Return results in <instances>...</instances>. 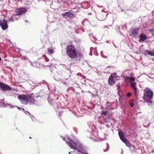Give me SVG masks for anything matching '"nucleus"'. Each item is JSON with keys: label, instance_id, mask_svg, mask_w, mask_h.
Instances as JSON below:
<instances>
[{"label": "nucleus", "instance_id": "obj_4", "mask_svg": "<svg viewBox=\"0 0 154 154\" xmlns=\"http://www.w3.org/2000/svg\"><path fill=\"white\" fill-rule=\"evenodd\" d=\"M26 12V10L25 8H20L16 12L15 14L12 15L13 17L15 16V18H14V20H18L20 18V17L19 16L22 15L23 14L25 13Z\"/></svg>", "mask_w": 154, "mask_h": 154}, {"label": "nucleus", "instance_id": "obj_35", "mask_svg": "<svg viewBox=\"0 0 154 154\" xmlns=\"http://www.w3.org/2000/svg\"><path fill=\"white\" fill-rule=\"evenodd\" d=\"M126 25H122V28H126Z\"/></svg>", "mask_w": 154, "mask_h": 154}, {"label": "nucleus", "instance_id": "obj_46", "mask_svg": "<svg viewBox=\"0 0 154 154\" xmlns=\"http://www.w3.org/2000/svg\"><path fill=\"white\" fill-rule=\"evenodd\" d=\"M123 11V10H121L122 11Z\"/></svg>", "mask_w": 154, "mask_h": 154}, {"label": "nucleus", "instance_id": "obj_26", "mask_svg": "<svg viewBox=\"0 0 154 154\" xmlns=\"http://www.w3.org/2000/svg\"><path fill=\"white\" fill-rule=\"evenodd\" d=\"M106 146H107V149L103 150V151L104 152H106V151H108L109 149V145L108 143L106 144Z\"/></svg>", "mask_w": 154, "mask_h": 154}, {"label": "nucleus", "instance_id": "obj_18", "mask_svg": "<svg viewBox=\"0 0 154 154\" xmlns=\"http://www.w3.org/2000/svg\"><path fill=\"white\" fill-rule=\"evenodd\" d=\"M24 112H25L26 114L28 115H29L30 118L32 119H33L34 118V116L31 114L29 112L26 111H24Z\"/></svg>", "mask_w": 154, "mask_h": 154}, {"label": "nucleus", "instance_id": "obj_47", "mask_svg": "<svg viewBox=\"0 0 154 154\" xmlns=\"http://www.w3.org/2000/svg\"><path fill=\"white\" fill-rule=\"evenodd\" d=\"M73 152V153H74V152Z\"/></svg>", "mask_w": 154, "mask_h": 154}, {"label": "nucleus", "instance_id": "obj_6", "mask_svg": "<svg viewBox=\"0 0 154 154\" xmlns=\"http://www.w3.org/2000/svg\"><path fill=\"white\" fill-rule=\"evenodd\" d=\"M119 135L121 140L127 146L129 147V142L128 140L124 137L123 133L122 131H119Z\"/></svg>", "mask_w": 154, "mask_h": 154}, {"label": "nucleus", "instance_id": "obj_31", "mask_svg": "<svg viewBox=\"0 0 154 154\" xmlns=\"http://www.w3.org/2000/svg\"><path fill=\"white\" fill-rule=\"evenodd\" d=\"M81 154H89L88 152L85 150V151H83V152H82V153H81Z\"/></svg>", "mask_w": 154, "mask_h": 154}, {"label": "nucleus", "instance_id": "obj_37", "mask_svg": "<svg viewBox=\"0 0 154 154\" xmlns=\"http://www.w3.org/2000/svg\"><path fill=\"white\" fill-rule=\"evenodd\" d=\"M62 82L64 84H66V82L65 81H62Z\"/></svg>", "mask_w": 154, "mask_h": 154}, {"label": "nucleus", "instance_id": "obj_11", "mask_svg": "<svg viewBox=\"0 0 154 154\" xmlns=\"http://www.w3.org/2000/svg\"><path fill=\"white\" fill-rule=\"evenodd\" d=\"M139 38V42H143L147 39V37L146 34L142 33L140 35Z\"/></svg>", "mask_w": 154, "mask_h": 154}, {"label": "nucleus", "instance_id": "obj_5", "mask_svg": "<svg viewBox=\"0 0 154 154\" xmlns=\"http://www.w3.org/2000/svg\"><path fill=\"white\" fill-rule=\"evenodd\" d=\"M28 96L29 94H20L18 95V98L23 104H27L28 103Z\"/></svg>", "mask_w": 154, "mask_h": 154}, {"label": "nucleus", "instance_id": "obj_27", "mask_svg": "<svg viewBox=\"0 0 154 154\" xmlns=\"http://www.w3.org/2000/svg\"><path fill=\"white\" fill-rule=\"evenodd\" d=\"M10 107L11 108H14V107H17L19 109H22L21 108H20L19 107L16 106H12L11 105H10Z\"/></svg>", "mask_w": 154, "mask_h": 154}, {"label": "nucleus", "instance_id": "obj_29", "mask_svg": "<svg viewBox=\"0 0 154 154\" xmlns=\"http://www.w3.org/2000/svg\"><path fill=\"white\" fill-rule=\"evenodd\" d=\"M109 10H106L105 9H103L102 10V12H105V13H106L108 12Z\"/></svg>", "mask_w": 154, "mask_h": 154}, {"label": "nucleus", "instance_id": "obj_30", "mask_svg": "<svg viewBox=\"0 0 154 154\" xmlns=\"http://www.w3.org/2000/svg\"><path fill=\"white\" fill-rule=\"evenodd\" d=\"M131 95V93L130 92L128 93L127 94V96L128 97H129Z\"/></svg>", "mask_w": 154, "mask_h": 154}, {"label": "nucleus", "instance_id": "obj_1", "mask_svg": "<svg viewBox=\"0 0 154 154\" xmlns=\"http://www.w3.org/2000/svg\"><path fill=\"white\" fill-rule=\"evenodd\" d=\"M63 139L71 148H72L73 150L76 149L81 154L85 151V149L83 145L81 143L79 140H72L70 137H68L66 138V140L64 137L63 138Z\"/></svg>", "mask_w": 154, "mask_h": 154}, {"label": "nucleus", "instance_id": "obj_2", "mask_svg": "<svg viewBox=\"0 0 154 154\" xmlns=\"http://www.w3.org/2000/svg\"><path fill=\"white\" fill-rule=\"evenodd\" d=\"M66 54L71 58H75L77 62L83 59V54L81 53H77L76 49L73 45H68L66 48Z\"/></svg>", "mask_w": 154, "mask_h": 154}, {"label": "nucleus", "instance_id": "obj_9", "mask_svg": "<svg viewBox=\"0 0 154 154\" xmlns=\"http://www.w3.org/2000/svg\"><path fill=\"white\" fill-rule=\"evenodd\" d=\"M33 94L32 93L31 94H29L28 97V103H29L30 104H34L37 103V101L33 98V97L32 96Z\"/></svg>", "mask_w": 154, "mask_h": 154}, {"label": "nucleus", "instance_id": "obj_39", "mask_svg": "<svg viewBox=\"0 0 154 154\" xmlns=\"http://www.w3.org/2000/svg\"><path fill=\"white\" fill-rule=\"evenodd\" d=\"M44 84L47 83V82H46L45 81V82H44Z\"/></svg>", "mask_w": 154, "mask_h": 154}, {"label": "nucleus", "instance_id": "obj_34", "mask_svg": "<svg viewBox=\"0 0 154 154\" xmlns=\"http://www.w3.org/2000/svg\"><path fill=\"white\" fill-rule=\"evenodd\" d=\"M88 65L91 68H94V66H91L89 64H88Z\"/></svg>", "mask_w": 154, "mask_h": 154}, {"label": "nucleus", "instance_id": "obj_16", "mask_svg": "<svg viewBox=\"0 0 154 154\" xmlns=\"http://www.w3.org/2000/svg\"><path fill=\"white\" fill-rule=\"evenodd\" d=\"M4 100V99L3 100H0V106L2 107H5L6 106V104L3 102V101Z\"/></svg>", "mask_w": 154, "mask_h": 154}, {"label": "nucleus", "instance_id": "obj_19", "mask_svg": "<svg viewBox=\"0 0 154 154\" xmlns=\"http://www.w3.org/2000/svg\"><path fill=\"white\" fill-rule=\"evenodd\" d=\"M15 18V16L13 17V15L11 16L10 18H8V20L9 22H14L15 20H14V18Z\"/></svg>", "mask_w": 154, "mask_h": 154}, {"label": "nucleus", "instance_id": "obj_28", "mask_svg": "<svg viewBox=\"0 0 154 154\" xmlns=\"http://www.w3.org/2000/svg\"><path fill=\"white\" fill-rule=\"evenodd\" d=\"M137 88H136V89H133L134 90V94L136 96L137 95Z\"/></svg>", "mask_w": 154, "mask_h": 154}, {"label": "nucleus", "instance_id": "obj_36", "mask_svg": "<svg viewBox=\"0 0 154 154\" xmlns=\"http://www.w3.org/2000/svg\"><path fill=\"white\" fill-rule=\"evenodd\" d=\"M74 10L75 12H78L79 11V10L74 9Z\"/></svg>", "mask_w": 154, "mask_h": 154}, {"label": "nucleus", "instance_id": "obj_3", "mask_svg": "<svg viewBox=\"0 0 154 154\" xmlns=\"http://www.w3.org/2000/svg\"><path fill=\"white\" fill-rule=\"evenodd\" d=\"M144 96L143 99L145 102L149 105L152 103L151 100L152 98L153 92L149 88H146L144 90Z\"/></svg>", "mask_w": 154, "mask_h": 154}, {"label": "nucleus", "instance_id": "obj_23", "mask_svg": "<svg viewBox=\"0 0 154 154\" xmlns=\"http://www.w3.org/2000/svg\"><path fill=\"white\" fill-rule=\"evenodd\" d=\"M100 54L101 56L104 58H106L107 57V56L104 55L102 51L100 52Z\"/></svg>", "mask_w": 154, "mask_h": 154}, {"label": "nucleus", "instance_id": "obj_40", "mask_svg": "<svg viewBox=\"0 0 154 154\" xmlns=\"http://www.w3.org/2000/svg\"><path fill=\"white\" fill-rule=\"evenodd\" d=\"M109 41H107L106 42L108 43H109Z\"/></svg>", "mask_w": 154, "mask_h": 154}, {"label": "nucleus", "instance_id": "obj_7", "mask_svg": "<svg viewBox=\"0 0 154 154\" xmlns=\"http://www.w3.org/2000/svg\"><path fill=\"white\" fill-rule=\"evenodd\" d=\"M7 22L8 21L5 19H3L2 20H0V26L3 30H5L8 28Z\"/></svg>", "mask_w": 154, "mask_h": 154}, {"label": "nucleus", "instance_id": "obj_12", "mask_svg": "<svg viewBox=\"0 0 154 154\" xmlns=\"http://www.w3.org/2000/svg\"><path fill=\"white\" fill-rule=\"evenodd\" d=\"M115 78V75H110L109 79V83L110 85L114 84L115 83L114 78Z\"/></svg>", "mask_w": 154, "mask_h": 154}, {"label": "nucleus", "instance_id": "obj_32", "mask_svg": "<svg viewBox=\"0 0 154 154\" xmlns=\"http://www.w3.org/2000/svg\"><path fill=\"white\" fill-rule=\"evenodd\" d=\"M134 104L133 102H131L130 103V106L131 107H133L134 106Z\"/></svg>", "mask_w": 154, "mask_h": 154}, {"label": "nucleus", "instance_id": "obj_17", "mask_svg": "<svg viewBox=\"0 0 154 154\" xmlns=\"http://www.w3.org/2000/svg\"><path fill=\"white\" fill-rule=\"evenodd\" d=\"M136 83L135 82H131V88L134 89H136L137 88L136 86Z\"/></svg>", "mask_w": 154, "mask_h": 154}, {"label": "nucleus", "instance_id": "obj_45", "mask_svg": "<svg viewBox=\"0 0 154 154\" xmlns=\"http://www.w3.org/2000/svg\"><path fill=\"white\" fill-rule=\"evenodd\" d=\"M1 58L0 57V61H1Z\"/></svg>", "mask_w": 154, "mask_h": 154}, {"label": "nucleus", "instance_id": "obj_8", "mask_svg": "<svg viewBox=\"0 0 154 154\" xmlns=\"http://www.w3.org/2000/svg\"><path fill=\"white\" fill-rule=\"evenodd\" d=\"M0 89L4 91H6L7 90H11V88L8 85L0 82Z\"/></svg>", "mask_w": 154, "mask_h": 154}, {"label": "nucleus", "instance_id": "obj_38", "mask_svg": "<svg viewBox=\"0 0 154 154\" xmlns=\"http://www.w3.org/2000/svg\"><path fill=\"white\" fill-rule=\"evenodd\" d=\"M120 87V85H118V88L119 89V88Z\"/></svg>", "mask_w": 154, "mask_h": 154}, {"label": "nucleus", "instance_id": "obj_10", "mask_svg": "<svg viewBox=\"0 0 154 154\" xmlns=\"http://www.w3.org/2000/svg\"><path fill=\"white\" fill-rule=\"evenodd\" d=\"M108 14H105L100 13L97 16V18L100 21H103L105 20L106 18V16Z\"/></svg>", "mask_w": 154, "mask_h": 154}, {"label": "nucleus", "instance_id": "obj_15", "mask_svg": "<svg viewBox=\"0 0 154 154\" xmlns=\"http://www.w3.org/2000/svg\"><path fill=\"white\" fill-rule=\"evenodd\" d=\"M82 6H84V8H86L89 6V3L88 2H85L82 3Z\"/></svg>", "mask_w": 154, "mask_h": 154}, {"label": "nucleus", "instance_id": "obj_21", "mask_svg": "<svg viewBox=\"0 0 154 154\" xmlns=\"http://www.w3.org/2000/svg\"><path fill=\"white\" fill-rule=\"evenodd\" d=\"M48 52L50 54H53L54 53V50L53 49H48Z\"/></svg>", "mask_w": 154, "mask_h": 154}, {"label": "nucleus", "instance_id": "obj_33", "mask_svg": "<svg viewBox=\"0 0 154 154\" xmlns=\"http://www.w3.org/2000/svg\"><path fill=\"white\" fill-rule=\"evenodd\" d=\"M94 55H98V53H97V51H94Z\"/></svg>", "mask_w": 154, "mask_h": 154}, {"label": "nucleus", "instance_id": "obj_22", "mask_svg": "<svg viewBox=\"0 0 154 154\" xmlns=\"http://www.w3.org/2000/svg\"><path fill=\"white\" fill-rule=\"evenodd\" d=\"M126 79H129V82L130 81L133 82V81H134L135 80V78L133 77H131L130 78L127 77Z\"/></svg>", "mask_w": 154, "mask_h": 154}, {"label": "nucleus", "instance_id": "obj_42", "mask_svg": "<svg viewBox=\"0 0 154 154\" xmlns=\"http://www.w3.org/2000/svg\"><path fill=\"white\" fill-rule=\"evenodd\" d=\"M72 151L70 152H69V154H70V153Z\"/></svg>", "mask_w": 154, "mask_h": 154}, {"label": "nucleus", "instance_id": "obj_44", "mask_svg": "<svg viewBox=\"0 0 154 154\" xmlns=\"http://www.w3.org/2000/svg\"><path fill=\"white\" fill-rule=\"evenodd\" d=\"M22 110H24L25 109H22Z\"/></svg>", "mask_w": 154, "mask_h": 154}, {"label": "nucleus", "instance_id": "obj_25", "mask_svg": "<svg viewBox=\"0 0 154 154\" xmlns=\"http://www.w3.org/2000/svg\"><path fill=\"white\" fill-rule=\"evenodd\" d=\"M107 112L106 111H103L101 113V115L102 116H103V115L105 116L107 115Z\"/></svg>", "mask_w": 154, "mask_h": 154}, {"label": "nucleus", "instance_id": "obj_43", "mask_svg": "<svg viewBox=\"0 0 154 154\" xmlns=\"http://www.w3.org/2000/svg\"><path fill=\"white\" fill-rule=\"evenodd\" d=\"M93 48H90V50H91V49H93Z\"/></svg>", "mask_w": 154, "mask_h": 154}, {"label": "nucleus", "instance_id": "obj_13", "mask_svg": "<svg viewBox=\"0 0 154 154\" xmlns=\"http://www.w3.org/2000/svg\"><path fill=\"white\" fill-rule=\"evenodd\" d=\"M61 15L70 17H73L75 16L74 14L72 13L68 12L63 13L61 14Z\"/></svg>", "mask_w": 154, "mask_h": 154}, {"label": "nucleus", "instance_id": "obj_14", "mask_svg": "<svg viewBox=\"0 0 154 154\" xmlns=\"http://www.w3.org/2000/svg\"><path fill=\"white\" fill-rule=\"evenodd\" d=\"M139 30V28H136L132 29L131 31V34L134 36H136L137 35Z\"/></svg>", "mask_w": 154, "mask_h": 154}, {"label": "nucleus", "instance_id": "obj_41", "mask_svg": "<svg viewBox=\"0 0 154 154\" xmlns=\"http://www.w3.org/2000/svg\"><path fill=\"white\" fill-rule=\"evenodd\" d=\"M152 60L154 62V58L152 59Z\"/></svg>", "mask_w": 154, "mask_h": 154}, {"label": "nucleus", "instance_id": "obj_20", "mask_svg": "<svg viewBox=\"0 0 154 154\" xmlns=\"http://www.w3.org/2000/svg\"><path fill=\"white\" fill-rule=\"evenodd\" d=\"M146 51L147 52L148 54L149 55H150L151 56H154V52H151L150 51H148L147 50H146Z\"/></svg>", "mask_w": 154, "mask_h": 154}, {"label": "nucleus", "instance_id": "obj_24", "mask_svg": "<svg viewBox=\"0 0 154 154\" xmlns=\"http://www.w3.org/2000/svg\"><path fill=\"white\" fill-rule=\"evenodd\" d=\"M63 65V67L65 69L67 70L69 72L71 73V70L69 69V68H68L66 66L64 65Z\"/></svg>", "mask_w": 154, "mask_h": 154}]
</instances>
